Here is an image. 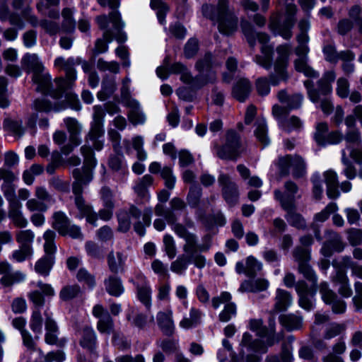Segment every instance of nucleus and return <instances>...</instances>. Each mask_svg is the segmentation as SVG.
<instances>
[{"mask_svg": "<svg viewBox=\"0 0 362 362\" xmlns=\"http://www.w3.org/2000/svg\"><path fill=\"white\" fill-rule=\"evenodd\" d=\"M81 153L84 157V164L83 170L78 168L73 170V177L75 181L73 183L72 190L75 195L74 202L77 209L80 213V217H86L87 222L96 226L98 218L103 221H108L112 216V209L105 207L99 211L98 215L93 211L90 205L88 204L84 200L82 192L84 185H87L93 178L91 170L96 165V160L94 153L90 146L84 145L81 148Z\"/></svg>", "mask_w": 362, "mask_h": 362, "instance_id": "nucleus-1", "label": "nucleus"}, {"mask_svg": "<svg viewBox=\"0 0 362 362\" xmlns=\"http://www.w3.org/2000/svg\"><path fill=\"white\" fill-rule=\"evenodd\" d=\"M212 66V55L207 53L196 63V69L199 75L193 78L185 66L181 63H175L170 66V71L180 74L181 81L190 85L192 88H199L205 84L215 80V74L211 70Z\"/></svg>", "mask_w": 362, "mask_h": 362, "instance_id": "nucleus-2", "label": "nucleus"}, {"mask_svg": "<svg viewBox=\"0 0 362 362\" xmlns=\"http://www.w3.org/2000/svg\"><path fill=\"white\" fill-rule=\"evenodd\" d=\"M204 16L217 22L220 33L224 35L233 33L238 28V17L228 7V0H218L217 5H204Z\"/></svg>", "mask_w": 362, "mask_h": 362, "instance_id": "nucleus-3", "label": "nucleus"}, {"mask_svg": "<svg viewBox=\"0 0 362 362\" xmlns=\"http://www.w3.org/2000/svg\"><path fill=\"white\" fill-rule=\"evenodd\" d=\"M240 27L251 47H255L257 40L262 45L261 47L262 55H256L255 62L266 69H270L273 47L267 45L269 40L268 35L264 33H256L252 24L246 20L241 21Z\"/></svg>", "mask_w": 362, "mask_h": 362, "instance_id": "nucleus-4", "label": "nucleus"}, {"mask_svg": "<svg viewBox=\"0 0 362 362\" xmlns=\"http://www.w3.org/2000/svg\"><path fill=\"white\" fill-rule=\"evenodd\" d=\"M152 210L146 208L141 213V210L134 205L130 206L128 211H122L118 214V230L127 232L131 226V219L136 220L134 223V230L141 236L145 234V227L151 223Z\"/></svg>", "mask_w": 362, "mask_h": 362, "instance_id": "nucleus-5", "label": "nucleus"}, {"mask_svg": "<svg viewBox=\"0 0 362 362\" xmlns=\"http://www.w3.org/2000/svg\"><path fill=\"white\" fill-rule=\"evenodd\" d=\"M22 66L28 73H33V81L37 85V90L43 93L49 90L51 77L49 74L43 73L45 69L42 62L36 54L28 53L21 61Z\"/></svg>", "mask_w": 362, "mask_h": 362, "instance_id": "nucleus-6", "label": "nucleus"}, {"mask_svg": "<svg viewBox=\"0 0 362 362\" xmlns=\"http://www.w3.org/2000/svg\"><path fill=\"white\" fill-rule=\"evenodd\" d=\"M276 51L277 56L274 64V74L269 76L271 84L273 86H277L281 81H286L288 78L286 68L292 47L289 44L281 45L276 47Z\"/></svg>", "mask_w": 362, "mask_h": 362, "instance_id": "nucleus-7", "label": "nucleus"}, {"mask_svg": "<svg viewBox=\"0 0 362 362\" xmlns=\"http://www.w3.org/2000/svg\"><path fill=\"white\" fill-rule=\"evenodd\" d=\"M35 238V233L30 229L18 230L16 234V240L19 244V248L13 251L11 258L18 262L31 258Z\"/></svg>", "mask_w": 362, "mask_h": 362, "instance_id": "nucleus-8", "label": "nucleus"}, {"mask_svg": "<svg viewBox=\"0 0 362 362\" xmlns=\"http://www.w3.org/2000/svg\"><path fill=\"white\" fill-rule=\"evenodd\" d=\"M240 136L229 130L226 135V143L223 146H215L216 156L222 160H236L241 154Z\"/></svg>", "mask_w": 362, "mask_h": 362, "instance_id": "nucleus-9", "label": "nucleus"}, {"mask_svg": "<svg viewBox=\"0 0 362 362\" xmlns=\"http://www.w3.org/2000/svg\"><path fill=\"white\" fill-rule=\"evenodd\" d=\"M81 62L82 60L81 58H69L66 60L64 58L59 57L54 60V66L60 69H64L66 72V78H60L56 80V83L60 91L65 90L72 86L76 78V74L74 66Z\"/></svg>", "mask_w": 362, "mask_h": 362, "instance_id": "nucleus-10", "label": "nucleus"}, {"mask_svg": "<svg viewBox=\"0 0 362 362\" xmlns=\"http://www.w3.org/2000/svg\"><path fill=\"white\" fill-rule=\"evenodd\" d=\"M173 230L177 235L185 240V243L182 247L183 251L186 255L189 256L199 251H207L210 247V244L199 245L197 236L189 232L182 224H175L173 227Z\"/></svg>", "mask_w": 362, "mask_h": 362, "instance_id": "nucleus-11", "label": "nucleus"}, {"mask_svg": "<svg viewBox=\"0 0 362 362\" xmlns=\"http://www.w3.org/2000/svg\"><path fill=\"white\" fill-rule=\"evenodd\" d=\"M336 75L334 71L326 72L323 77L318 81L319 90L313 88L311 81L306 80L304 85L308 90L310 100L315 103L320 101L321 95L329 94L332 90L331 83L334 81Z\"/></svg>", "mask_w": 362, "mask_h": 362, "instance_id": "nucleus-12", "label": "nucleus"}, {"mask_svg": "<svg viewBox=\"0 0 362 362\" xmlns=\"http://www.w3.org/2000/svg\"><path fill=\"white\" fill-rule=\"evenodd\" d=\"M274 197L280 202L282 208L287 211L285 218L290 225L298 228L305 227V220L300 214L294 211L295 204H293V197H288V198H284L282 195V192L279 189L274 191Z\"/></svg>", "mask_w": 362, "mask_h": 362, "instance_id": "nucleus-13", "label": "nucleus"}, {"mask_svg": "<svg viewBox=\"0 0 362 362\" xmlns=\"http://www.w3.org/2000/svg\"><path fill=\"white\" fill-rule=\"evenodd\" d=\"M279 165L283 175L288 174L289 168H292V174L295 178L302 177L306 173L305 162L300 156L297 155L281 157L279 160Z\"/></svg>", "mask_w": 362, "mask_h": 362, "instance_id": "nucleus-14", "label": "nucleus"}, {"mask_svg": "<svg viewBox=\"0 0 362 362\" xmlns=\"http://www.w3.org/2000/svg\"><path fill=\"white\" fill-rule=\"evenodd\" d=\"M93 118L95 120V125L92 127L87 137V142L90 141L94 148L100 151L103 146V140L102 139L104 131L101 126V120L105 115V112L102 107L94 106L93 107Z\"/></svg>", "mask_w": 362, "mask_h": 362, "instance_id": "nucleus-15", "label": "nucleus"}, {"mask_svg": "<svg viewBox=\"0 0 362 362\" xmlns=\"http://www.w3.org/2000/svg\"><path fill=\"white\" fill-rule=\"evenodd\" d=\"M218 185L221 187L224 200L230 205L234 206L238 202L239 190L237 184L231 180L230 177L221 173L218 177Z\"/></svg>", "mask_w": 362, "mask_h": 362, "instance_id": "nucleus-16", "label": "nucleus"}, {"mask_svg": "<svg viewBox=\"0 0 362 362\" xmlns=\"http://www.w3.org/2000/svg\"><path fill=\"white\" fill-rule=\"evenodd\" d=\"M297 11L296 6L293 4H288L286 6L287 18L283 25H276L274 21L269 23V28L276 34L280 35L284 39H289L292 36L291 28L294 25L293 16Z\"/></svg>", "mask_w": 362, "mask_h": 362, "instance_id": "nucleus-17", "label": "nucleus"}, {"mask_svg": "<svg viewBox=\"0 0 362 362\" xmlns=\"http://www.w3.org/2000/svg\"><path fill=\"white\" fill-rule=\"evenodd\" d=\"M345 141L350 157L358 163H362V145L359 132L358 130L348 132L345 136Z\"/></svg>", "mask_w": 362, "mask_h": 362, "instance_id": "nucleus-18", "label": "nucleus"}, {"mask_svg": "<svg viewBox=\"0 0 362 362\" xmlns=\"http://www.w3.org/2000/svg\"><path fill=\"white\" fill-rule=\"evenodd\" d=\"M93 315L98 319L97 329L101 334H110L114 330V322L108 312L100 304L93 308Z\"/></svg>", "mask_w": 362, "mask_h": 362, "instance_id": "nucleus-19", "label": "nucleus"}, {"mask_svg": "<svg viewBox=\"0 0 362 362\" xmlns=\"http://www.w3.org/2000/svg\"><path fill=\"white\" fill-rule=\"evenodd\" d=\"M320 293L323 301L327 304L332 305V311L334 313H342L346 310L345 303L337 298V295L329 288L326 282H322L320 285Z\"/></svg>", "mask_w": 362, "mask_h": 362, "instance_id": "nucleus-20", "label": "nucleus"}, {"mask_svg": "<svg viewBox=\"0 0 362 362\" xmlns=\"http://www.w3.org/2000/svg\"><path fill=\"white\" fill-rule=\"evenodd\" d=\"M64 123L69 133V141L71 144L64 146L62 152L65 154L69 153L73 148L78 146L81 143L79 134L81 133V126L78 121L74 118L68 117L64 119Z\"/></svg>", "mask_w": 362, "mask_h": 362, "instance_id": "nucleus-21", "label": "nucleus"}, {"mask_svg": "<svg viewBox=\"0 0 362 362\" xmlns=\"http://www.w3.org/2000/svg\"><path fill=\"white\" fill-rule=\"evenodd\" d=\"M158 326L161 332L166 336H171L175 332L173 313L171 309L168 308L159 311L156 315Z\"/></svg>", "mask_w": 362, "mask_h": 362, "instance_id": "nucleus-22", "label": "nucleus"}, {"mask_svg": "<svg viewBox=\"0 0 362 362\" xmlns=\"http://www.w3.org/2000/svg\"><path fill=\"white\" fill-rule=\"evenodd\" d=\"M125 104L129 107L128 118L134 125L142 124L145 122L146 116L140 108V105L137 100L129 97L124 96Z\"/></svg>", "mask_w": 362, "mask_h": 362, "instance_id": "nucleus-23", "label": "nucleus"}, {"mask_svg": "<svg viewBox=\"0 0 362 362\" xmlns=\"http://www.w3.org/2000/svg\"><path fill=\"white\" fill-rule=\"evenodd\" d=\"M26 275L20 271L13 272L11 266L6 262H1V284L10 286L13 284L23 281Z\"/></svg>", "mask_w": 362, "mask_h": 362, "instance_id": "nucleus-24", "label": "nucleus"}, {"mask_svg": "<svg viewBox=\"0 0 362 362\" xmlns=\"http://www.w3.org/2000/svg\"><path fill=\"white\" fill-rule=\"evenodd\" d=\"M296 288L299 295L300 306L306 310H310L313 308V302L311 298L315 294H312V287L309 288L305 281H299Z\"/></svg>", "mask_w": 362, "mask_h": 362, "instance_id": "nucleus-25", "label": "nucleus"}, {"mask_svg": "<svg viewBox=\"0 0 362 362\" xmlns=\"http://www.w3.org/2000/svg\"><path fill=\"white\" fill-rule=\"evenodd\" d=\"M52 110L51 103L45 98H38L33 101L32 110L33 112L28 117L27 125L30 127H35L38 119L39 112H48Z\"/></svg>", "mask_w": 362, "mask_h": 362, "instance_id": "nucleus-26", "label": "nucleus"}, {"mask_svg": "<svg viewBox=\"0 0 362 362\" xmlns=\"http://www.w3.org/2000/svg\"><path fill=\"white\" fill-rule=\"evenodd\" d=\"M112 9L113 11L109 14V18L105 15L96 17V22L101 30H109L107 29L109 23H111L114 29L117 30H119L124 27V23L121 21L118 11L116 8Z\"/></svg>", "mask_w": 362, "mask_h": 362, "instance_id": "nucleus-27", "label": "nucleus"}, {"mask_svg": "<svg viewBox=\"0 0 362 362\" xmlns=\"http://www.w3.org/2000/svg\"><path fill=\"white\" fill-rule=\"evenodd\" d=\"M332 281L336 286H338V292L342 296L348 298L352 295L349 279L343 269H337L336 274L332 278Z\"/></svg>", "mask_w": 362, "mask_h": 362, "instance_id": "nucleus-28", "label": "nucleus"}, {"mask_svg": "<svg viewBox=\"0 0 362 362\" xmlns=\"http://www.w3.org/2000/svg\"><path fill=\"white\" fill-rule=\"evenodd\" d=\"M269 286V281L264 278L244 281L239 288L243 292L257 293L266 291Z\"/></svg>", "mask_w": 362, "mask_h": 362, "instance_id": "nucleus-29", "label": "nucleus"}, {"mask_svg": "<svg viewBox=\"0 0 362 362\" xmlns=\"http://www.w3.org/2000/svg\"><path fill=\"white\" fill-rule=\"evenodd\" d=\"M252 90V84L250 81L241 78L237 81L233 88L232 94L240 102H243L249 96Z\"/></svg>", "mask_w": 362, "mask_h": 362, "instance_id": "nucleus-30", "label": "nucleus"}, {"mask_svg": "<svg viewBox=\"0 0 362 362\" xmlns=\"http://www.w3.org/2000/svg\"><path fill=\"white\" fill-rule=\"evenodd\" d=\"M279 100L281 103L286 104L289 110L298 109L301 107L303 101V95L300 93H295L288 95L285 90H281L277 95Z\"/></svg>", "mask_w": 362, "mask_h": 362, "instance_id": "nucleus-31", "label": "nucleus"}, {"mask_svg": "<svg viewBox=\"0 0 362 362\" xmlns=\"http://www.w3.org/2000/svg\"><path fill=\"white\" fill-rule=\"evenodd\" d=\"M254 134L257 141L264 146H267L270 143L268 136V129L266 119L264 117H257L255 122Z\"/></svg>", "mask_w": 362, "mask_h": 362, "instance_id": "nucleus-32", "label": "nucleus"}, {"mask_svg": "<svg viewBox=\"0 0 362 362\" xmlns=\"http://www.w3.org/2000/svg\"><path fill=\"white\" fill-rule=\"evenodd\" d=\"M325 182L327 185V195L330 199H336L339 196L338 190V179L335 172L327 170L324 173Z\"/></svg>", "mask_w": 362, "mask_h": 362, "instance_id": "nucleus-33", "label": "nucleus"}, {"mask_svg": "<svg viewBox=\"0 0 362 362\" xmlns=\"http://www.w3.org/2000/svg\"><path fill=\"white\" fill-rule=\"evenodd\" d=\"M274 310L276 312L284 311L292 304L290 293L281 288H277L274 298Z\"/></svg>", "mask_w": 362, "mask_h": 362, "instance_id": "nucleus-34", "label": "nucleus"}, {"mask_svg": "<svg viewBox=\"0 0 362 362\" xmlns=\"http://www.w3.org/2000/svg\"><path fill=\"white\" fill-rule=\"evenodd\" d=\"M52 227L62 235H66L67 227L69 226L70 220L67 216L61 211H56L52 215Z\"/></svg>", "mask_w": 362, "mask_h": 362, "instance_id": "nucleus-35", "label": "nucleus"}, {"mask_svg": "<svg viewBox=\"0 0 362 362\" xmlns=\"http://www.w3.org/2000/svg\"><path fill=\"white\" fill-rule=\"evenodd\" d=\"M240 345L243 348H247L250 351H254L256 352L266 351V346L263 341L260 339L252 341V335L247 332L243 334Z\"/></svg>", "mask_w": 362, "mask_h": 362, "instance_id": "nucleus-36", "label": "nucleus"}, {"mask_svg": "<svg viewBox=\"0 0 362 362\" xmlns=\"http://www.w3.org/2000/svg\"><path fill=\"white\" fill-rule=\"evenodd\" d=\"M202 315L199 309L192 307L189 310V317H184L179 325L183 329H190L201 322Z\"/></svg>", "mask_w": 362, "mask_h": 362, "instance_id": "nucleus-37", "label": "nucleus"}, {"mask_svg": "<svg viewBox=\"0 0 362 362\" xmlns=\"http://www.w3.org/2000/svg\"><path fill=\"white\" fill-rule=\"evenodd\" d=\"M54 264V257L45 255L38 259L35 265V271L44 276H47Z\"/></svg>", "mask_w": 362, "mask_h": 362, "instance_id": "nucleus-38", "label": "nucleus"}, {"mask_svg": "<svg viewBox=\"0 0 362 362\" xmlns=\"http://www.w3.org/2000/svg\"><path fill=\"white\" fill-rule=\"evenodd\" d=\"M80 344L83 348L87 349L90 352H94L96 344V335L91 327H85L83 329Z\"/></svg>", "mask_w": 362, "mask_h": 362, "instance_id": "nucleus-39", "label": "nucleus"}, {"mask_svg": "<svg viewBox=\"0 0 362 362\" xmlns=\"http://www.w3.org/2000/svg\"><path fill=\"white\" fill-rule=\"evenodd\" d=\"M125 257L120 252L115 253L111 251L107 255L108 267L113 273H117L123 267Z\"/></svg>", "mask_w": 362, "mask_h": 362, "instance_id": "nucleus-40", "label": "nucleus"}, {"mask_svg": "<svg viewBox=\"0 0 362 362\" xmlns=\"http://www.w3.org/2000/svg\"><path fill=\"white\" fill-rule=\"evenodd\" d=\"M104 283L107 292L111 296L118 297L124 292V287L118 277L110 276Z\"/></svg>", "mask_w": 362, "mask_h": 362, "instance_id": "nucleus-41", "label": "nucleus"}, {"mask_svg": "<svg viewBox=\"0 0 362 362\" xmlns=\"http://www.w3.org/2000/svg\"><path fill=\"white\" fill-rule=\"evenodd\" d=\"M153 179L151 175H144L134 187V190L138 197L149 199L148 187L153 183Z\"/></svg>", "mask_w": 362, "mask_h": 362, "instance_id": "nucleus-42", "label": "nucleus"}, {"mask_svg": "<svg viewBox=\"0 0 362 362\" xmlns=\"http://www.w3.org/2000/svg\"><path fill=\"white\" fill-rule=\"evenodd\" d=\"M298 272L302 274L306 279L312 282V294L316 293L317 276L308 262L298 264Z\"/></svg>", "mask_w": 362, "mask_h": 362, "instance_id": "nucleus-43", "label": "nucleus"}, {"mask_svg": "<svg viewBox=\"0 0 362 362\" xmlns=\"http://www.w3.org/2000/svg\"><path fill=\"white\" fill-rule=\"evenodd\" d=\"M21 204H16V206L11 207L8 211V216L17 227L25 228L28 222L21 211Z\"/></svg>", "mask_w": 362, "mask_h": 362, "instance_id": "nucleus-44", "label": "nucleus"}, {"mask_svg": "<svg viewBox=\"0 0 362 362\" xmlns=\"http://www.w3.org/2000/svg\"><path fill=\"white\" fill-rule=\"evenodd\" d=\"M308 57H298L294 61L295 69L307 77L316 78L319 74L307 64Z\"/></svg>", "mask_w": 362, "mask_h": 362, "instance_id": "nucleus-45", "label": "nucleus"}, {"mask_svg": "<svg viewBox=\"0 0 362 362\" xmlns=\"http://www.w3.org/2000/svg\"><path fill=\"white\" fill-rule=\"evenodd\" d=\"M4 129L5 131L18 136H21L24 134V129L21 120L6 118L4 122Z\"/></svg>", "mask_w": 362, "mask_h": 362, "instance_id": "nucleus-46", "label": "nucleus"}, {"mask_svg": "<svg viewBox=\"0 0 362 362\" xmlns=\"http://www.w3.org/2000/svg\"><path fill=\"white\" fill-rule=\"evenodd\" d=\"M282 129L286 132L300 131L303 127V121L297 116L293 115L281 122Z\"/></svg>", "mask_w": 362, "mask_h": 362, "instance_id": "nucleus-47", "label": "nucleus"}, {"mask_svg": "<svg viewBox=\"0 0 362 362\" xmlns=\"http://www.w3.org/2000/svg\"><path fill=\"white\" fill-rule=\"evenodd\" d=\"M45 240L44 250L45 255L54 256L56 252V245L54 244V240L56 238V233L52 230H47L43 235Z\"/></svg>", "mask_w": 362, "mask_h": 362, "instance_id": "nucleus-48", "label": "nucleus"}, {"mask_svg": "<svg viewBox=\"0 0 362 362\" xmlns=\"http://www.w3.org/2000/svg\"><path fill=\"white\" fill-rule=\"evenodd\" d=\"M279 320L283 326L291 330L298 329L302 325V319L291 314L280 316Z\"/></svg>", "mask_w": 362, "mask_h": 362, "instance_id": "nucleus-49", "label": "nucleus"}, {"mask_svg": "<svg viewBox=\"0 0 362 362\" xmlns=\"http://www.w3.org/2000/svg\"><path fill=\"white\" fill-rule=\"evenodd\" d=\"M137 287V295L140 301L145 305L148 308L151 305V289L148 284L144 285H139L134 283Z\"/></svg>", "mask_w": 362, "mask_h": 362, "instance_id": "nucleus-50", "label": "nucleus"}, {"mask_svg": "<svg viewBox=\"0 0 362 362\" xmlns=\"http://www.w3.org/2000/svg\"><path fill=\"white\" fill-rule=\"evenodd\" d=\"M246 275L249 277H255L262 269V263L253 256H249L246 259Z\"/></svg>", "mask_w": 362, "mask_h": 362, "instance_id": "nucleus-51", "label": "nucleus"}, {"mask_svg": "<svg viewBox=\"0 0 362 362\" xmlns=\"http://www.w3.org/2000/svg\"><path fill=\"white\" fill-rule=\"evenodd\" d=\"M112 40V32L111 30L104 31L102 39H98L95 45V52L97 54L106 52L108 49L107 43Z\"/></svg>", "mask_w": 362, "mask_h": 362, "instance_id": "nucleus-52", "label": "nucleus"}, {"mask_svg": "<svg viewBox=\"0 0 362 362\" xmlns=\"http://www.w3.org/2000/svg\"><path fill=\"white\" fill-rule=\"evenodd\" d=\"M189 263L190 259H189V256L182 255L178 257L176 260L172 262L170 269L176 274H181L187 269Z\"/></svg>", "mask_w": 362, "mask_h": 362, "instance_id": "nucleus-53", "label": "nucleus"}, {"mask_svg": "<svg viewBox=\"0 0 362 362\" xmlns=\"http://www.w3.org/2000/svg\"><path fill=\"white\" fill-rule=\"evenodd\" d=\"M327 131L328 125L327 123L321 122L317 125L314 138L318 145L322 146H326Z\"/></svg>", "mask_w": 362, "mask_h": 362, "instance_id": "nucleus-54", "label": "nucleus"}, {"mask_svg": "<svg viewBox=\"0 0 362 362\" xmlns=\"http://www.w3.org/2000/svg\"><path fill=\"white\" fill-rule=\"evenodd\" d=\"M326 237L334 251L341 252L343 250L344 245L338 233L328 230L326 232Z\"/></svg>", "mask_w": 362, "mask_h": 362, "instance_id": "nucleus-55", "label": "nucleus"}, {"mask_svg": "<svg viewBox=\"0 0 362 362\" xmlns=\"http://www.w3.org/2000/svg\"><path fill=\"white\" fill-rule=\"evenodd\" d=\"M30 327L33 332L41 334L42 328V317L39 309H36L33 312L30 321Z\"/></svg>", "mask_w": 362, "mask_h": 362, "instance_id": "nucleus-56", "label": "nucleus"}, {"mask_svg": "<svg viewBox=\"0 0 362 362\" xmlns=\"http://www.w3.org/2000/svg\"><path fill=\"white\" fill-rule=\"evenodd\" d=\"M80 292L78 285H69L63 287L59 292V297L63 300H69L75 298Z\"/></svg>", "mask_w": 362, "mask_h": 362, "instance_id": "nucleus-57", "label": "nucleus"}, {"mask_svg": "<svg viewBox=\"0 0 362 362\" xmlns=\"http://www.w3.org/2000/svg\"><path fill=\"white\" fill-rule=\"evenodd\" d=\"M160 176L165 181V185L167 188L172 189L175 187L176 177L173 175L172 168L165 166L160 171Z\"/></svg>", "mask_w": 362, "mask_h": 362, "instance_id": "nucleus-58", "label": "nucleus"}, {"mask_svg": "<svg viewBox=\"0 0 362 362\" xmlns=\"http://www.w3.org/2000/svg\"><path fill=\"white\" fill-rule=\"evenodd\" d=\"M151 7L154 10H157L158 18L160 23L163 24L165 21V13L168 11L167 4L161 0H151Z\"/></svg>", "mask_w": 362, "mask_h": 362, "instance_id": "nucleus-59", "label": "nucleus"}, {"mask_svg": "<svg viewBox=\"0 0 362 362\" xmlns=\"http://www.w3.org/2000/svg\"><path fill=\"white\" fill-rule=\"evenodd\" d=\"M97 68L101 71H109L114 74L119 72V65L117 62L114 61L107 62L103 58H100L98 60Z\"/></svg>", "mask_w": 362, "mask_h": 362, "instance_id": "nucleus-60", "label": "nucleus"}, {"mask_svg": "<svg viewBox=\"0 0 362 362\" xmlns=\"http://www.w3.org/2000/svg\"><path fill=\"white\" fill-rule=\"evenodd\" d=\"M338 209V206L336 203H329L322 211L315 215V221L317 222H324L330 216Z\"/></svg>", "mask_w": 362, "mask_h": 362, "instance_id": "nucleus-61", "label": "nucleus"}, {"mask_svg": "<svg viewBox=\"0 0 362 362\" xmlns=\"http://www.w3.org/2000/svg\"><path fill=\"white\" fill-rule=\"evenodd\" d=\"M236 315V305L233 303H226L223 310L220 313L218 317L220 321L226 322Z\"/></svg>", "mask_w": 362, "mask_h": 362, "instance_id": "nucleus-62", "label": "nucleus"}, {"mask_svg": "<svg viewBox=\"0 0 362 362\" xmlns=\"http://www.w3.org/2000/svg\"><path fill=\"white\" fill-rule=\"evenodd\" d=\"M293 256L298 264L308 262L310 259V250L302 247H297L293 251Z\"/></svg>", "mask_w": 362, "mask_h": 362, "instance_id": "nucleus-63", "label": "nucleus"}, {"mask_svg": "<svg viewBox=\"0 0 362 362\" xmlns=\"http://www.w3.org/2000/svg\"><path fill=\"white\" fill-rule=\"evenodd\" d=\"M73 11L70 8H64L62 11V27L66 31H71L74 29L76 22L73 17Z\"/></svg>", "mask_w": 362, "mask_h": 362, "instance_id": "nucleus-64", "label": "nucleus"}]
</instances>
